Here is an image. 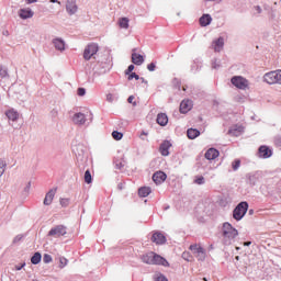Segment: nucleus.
Wrapping results in <instances>:
<instances>
[{"label":"nucleus","mask_w":281,"mask_h":281,"mask_svg":"<svg viewBox=\"0 0 281 281\" xmlns=\"http://www.w3.org/2000/svg\"><path fill=\"white\" fill-rule=\"evenodd\" d=\"M140 259L145 265H161L162 267H168V260L153 251L142 255Z\"/></svg>","instance_id":"f257e3e1"},{"label":"nucleus","mask_w":281,"mask_h":281,"mask_svg":"<svg viewBox=\"0 0 281 281\" xmlns=\"http://www.w3.org/2000/svg\"><path fill=\"white\" fill-rule=\"evenodd\" d=\"M223 236L224 245H232V240L238 236V229L234 228L232 224L226 222L223 224Z\"/></svg>","instance_id":"f03ea898"},{"label":"nucleus","mask_w":281,"mask_h":281,"mask_svg":"<svg viewBox=\"0 0 281 281\" xmlns=\"http://www.w3.org/2000/svg\"><path fill=\"white\" fill-rule=\"evenodd\" d=\"M247 210H249V203L240 202L233 211V218H235V221H243L247 214Z\"/></svg>","instance_id":"7ed1b4c3"},{"label":"nucleus","mask_w":281,"mask_h":281,"mask_svg":"<svg viewBox=\"0 0 281 281\" xmlns=\"http://www.w3.org/2000/svg\"><path fill=\"white\" fill-rule=\"evenodd\" d=\"M263 81L267 85H281V69L265 74Z\"/></svg>","instance_id":"20e7f679"},{"label":"nucleus","mask_w":281,"mask_h":281,"mask_svg":"<svg viewBox=\"0 0 281 281\" xmlns=\"http://www.w3.org/2000/svg\"><path fill=\"white\" fill-rule=\"evenodd\" d=\"M98 44L92 43L89 44L88 46H86L85 50H83V58L86 60H90L93 58V56H95L98 54Z\"/></svg>","instance_id":"39448f33"},{"label":"nucleus","mask_w":281,"mask_h":281,"mask_svg":"<svg viewBox=\"0 0 281 281\" xmlns=\"http://www.w3.org/2000/svg\"><path fill=\"white\" fill-rule=\"evenodd\" d=\"M190 251H192V254L195 256V258L198 260H205V249H203V247H201V245L199 244H193L189 247Z\"/></svg>","instance_id":"423d86ee"},{"label":"nucleus","mask_w":281,"mask_h":281,"mask_svg":"<svg viewBox=\"0 0 281 281\" xmlns=\"http://www.w3.org/2000/svg\"><path fill=\"white\" fill-rule=\"evenodd\" d=\"M232 85L237 89H247L249 87V81L245 77L235 76L231 79Z\"/></svg>","instance_id":"0eeeda50"},{"label":"nucleus","mask_w":281,"mask_h":281,"mask_svg":"<svg viewBox=\"0 0 281 281\" xmlns=\"http://www.w3.org/2000/svg\"><path fill=\"white\" fill-rule=\"evenodd\" d=\"M65 234H67V228L63 225L55 226L48 232V236H54L55 238H60Z\"/></svg>","instance_id":"6e6552de"},{"label":"nucleus","mask_w":281,"mask_h":281,"mask_svg":"<svg viewBox=\"0 0 281 281\" xmlns=\"http://www.w3.org/2000/svg\"><path fill=\"white\" fill-rule=\"evenodd\" d=\"M74 124H77V126H83V124L87 123V115H85L81 112L75 113L72 116Z\"/></svg>","instance_id":"1a4fd4ad"},{"label":"nucleus","mask_w":281,"mask_h":281,"mask_svg":"<svg viewBox=\"0 0 281 281\" xmlns=\"http://www.w3.org/2000/svg\"><path fill=\"white\" fill-rule=\"evenodd\" d=\"M66 11L70 16L78 12V4H76V0H66Z\"/></svg>","instance_id":"9d476101"},{"label":"nucleus","mask_w":281,"mask_h":281,"mask_svg":"<svg viewBox=\"0 0 281 281\" xmlns=\"http://www.w3.org/2000/svg\"><path fill=\"white\" fill-rule=\"evenodd\" d=\"M168 178V176L164 171H157L153 176V181L159 186L165 182V180Z\"/></svg>","instance_id":"9b49d317"},{"label":"nucleus","mask_w":281,"mask_h":281,"mask_svg":"<svg viewBox=\"0 0 281 281\" xmlns=\"http://www.w3.org/2000/svg\"><path fill=\"white\" fill-rule=\"evenodd\" d=\"M189 111H192V101L191 100H183L180 103V113H189Z\"/></svg>","instance_id":"f8f14e48"},{"label":"nucleus","mask_w":281,"mask_h":281,"mask_svg":"<svg viewBox=\"0 0 281 281\" xmlns=\"http://www.w3.org/2000/svg\"><path fill=\"white\" fill-rule=\"evenodd\" d=\"M151 241L156 245H165L166 244V236L161 233H154L151 236Z\"/></svg>","instance_id":"ddd939ff"},{"label":"nucleus","mask_w":281,"mask_h":281,"mask_svg":"<svg viewBox=\"0 0 281 281\" xmlns=\"http://www.w3.org/2000/svg\"><path fill=\"white\" fill-rule=\"evenodd\" d=\"M135 52H137V49L134 48L132 53V63L137 66L144 65V56Z\"/></svg>","instance_id":"4468645a"},{"label":"nucleus","mask_w":281,"mask_h":281,"mask_svg":"<svg viewBox=\"0 0 281 281\" xmlns=\"http://www.w3.org/2000/svg\"><path fill=\"white\" fill-rule=\"evenodd\" d=\"M53 45L57 52H65V40L56 37L53 40Z\"/></svg>","instance_id":"2eb2a0df"},{"label":"nucleus","mask_w":281,"mask_h":281,"mask_svg":"<svg viewBox=\"0 0 281 281\" xmlns=\"http://www.w3.org/2000/svg\"><path fill=\"white\" fill-rule=\"evenodd\" d=\"M19 16L23 20L32 19V16H34V11H32V9H21L19 11Z\"/></svg>","instance_id":"dca6fc26"},{"label":"nucleus","mask_w":281,"mask_h":281,"mask_svg":"<svg viewBox=\"0 0 281 281\" xmlns=\"http://www.w3.org/2000/svg\"><path fill=\"white\" fill-rule=\"evenodd\" d=\"M223 47H225V40L223 37H218L213 42L214 52H222Z\"/></svg>","instance_id":"f3484780"},{"label":"nucleus","mask_w":281,"mask_h":281,"mask_svg":"<svg viewBox=\"0 0 281 281\" xmlns=\"http://www.w3.org/2000/svg\"><path fill=\"white\" fill-rule=\"evenodd\" d=\"M54 196H56V189L49 190L44 199V205H52V201H54Z\"/></svg>","instance_id":"a211bd4d"},{"label":"nucleus","mask_w":281,"mask_h":281,"mask_svg":"<svg viewBox=\"0 0 281 281\" xmlns=\"http://www.w3.org/2000/svg\"><path fill=\"white\" fill-rule=\"evenodd\" d=\"M5 115L9 122H16L19 120V112L14 109L8 110L5 112Z\"/></svg>","instance_id":"6ab92c4d"},{"label":"nucleus","mask_w":281,"mask_h":281,"mask_svg":"<svg viewBox=\"0 0 281 281\" xmlns=\"http://www.w3.org/2000/svg\"><path fill=\"white\" fill-rule=\"evenodd\" d=\"M170 146H172L170 144V142L165 140L161 145H160V153L164 157H168L170 155L169 148Z\"/></svg>","instance_id":"aec40b11"},{"label":"nucleus","mask_w":281,"mask_h":281,"mask_svg":"<svg viewBox=\"0 0 281 281\" xmlns=\"http://www.w3.org/2000/svg\"><path fill=\"white\" fill-rule=\"evenodd\" d=\"M157 124L159 126H167L168 125V115L166 113H159L156 119Z\"/></svg>","instance_id":"412c9836"},{"label":"nucleus","mask_w":281,"mask_h":281,"mask_svg":"<svg viewBox=\"0 0 281 281\" xmlns=\"http://www.w3.org/2000/svg\"><path fill=\"white\" fill-rule=\"evenodd\" d=\"M259 157H262L263 159H269L271 157V149L267 146L259 147Z\"/></svg>","instance_id":"4be33fe9"},{"label":"nucleus","mask_w":281,"mask_h":281,"mask_svg":"<svg viewBox=\"0 0 281 281\" xmlns=\"http://www.w3.org/2000/svg\"><path fill=\"white\" fill-rule=\"evenodd\" d=\"M218 155H220L218 150H216L214 148H210L205 153V159H209V161H212V160L216 159V157H218Z\"/></svg>","instance_id":"5701e85b"},{"label":"nucleus","mask_w":281,"mask_h":281,"mask_svg":"<svg viewBox=\"0 0 281 281\" xmlns=\"http://www.w3.org/2000/svg\"><path fill=\"white\" fill-rule=\"evenodd\" d=\"M210 23H212V15L210 14H203L201 18H200V25L202 27H207V25H210Z\"/></svg>","instance_id":"b1692460"},{"label":"nucleus","mask_w":281,"mask_h":281,"mask_svg":"<svg viewBox=\"0 0 281 281\" xmlns=\"http://www.w3.org/2000/svg\"><path fill=\"white\" fill-rule=\"evenodd\" d=\"M187 135H188L189 139H196V137H199V135H201V132L196 128H189L187 131Z\"/></svg>","instance_id":"393cba45"},{"label":"nucleus","mask_w":281,"mask_h":281,"mask_svg":"<svg viewBox=\"0 0 281 281\" xmlns=\"http://www.w3.org/2000/svg\"><path fill=\"white\" fill-rule=\"evenodd\" d=\"M150 192H153V190H150L149 187H142L138 189V195L143 196V198L148 196V194H150Z\"/></svg>","instance_id":"a878e982"},{"label":"nucleus","mask_w":281,"mask_h":281,"mask_svg":"<svg viewBox=\"0 0 281 281\" xmlns=\"http://www.w3.org/2000/svg\"><path fill=\"white\" fill-rule=\"evenodd\" d=\"M247 179L250 186H256V183L258 182V173H248Z\"/></svg>","instance_id":"bb28decb"},{"label":"nucleus","mask_w":281,"mask_h":281,"mask_svg":"<svg viewBox=\"0 0 281 281\" xmlns=\"http://www.w3.org/2000/svg\"><path fill=\"white\" fill-rule=\"evenodd\" d=\"M131 20L128 18H120L119 19V25L122 27V30H128V23Z\"/></svg>","instance_id":"cd10ccee"},{"label":"nucleus","mask_w":281,"mask_h":281,"mask_svg":"<svg viewBox=\"0 0 281 281\" xmlns=\"http://www.w3.org/2000/svg\"><path fill=\"white\" fill-rule=\"evenodd\" d=\"M229 135H233L234 137L240 136V133H243V127H233L228 131Z\"/></svg>","instance_id":"c85d7f7f"},{"label":"nucleus","mask_w":281,"mask_h":281,"mask_svg":"<svg viewBox=\"0 0 281 281\" xmlns=\"http://www.w3.org/2000/svg\"><path fill=\"white\" fill-rule=\"evenodd\" d=\"M42 258H43V256H41V252H35L33 255V257L31 258L32 265H38V262H41Z\"/></svg>","instance_id":"c756f323"},{"label":"nucleus","mask_w":281,"mask_h":281,"mask_svg":"<svg viewBox=\"0 0 281 281\" xmlns=\"http://www.w3.org/2000/svg\"><path fill=\"white\" fill-rule=\"evenodd\" d=\"M112 137L116 142H120V139H122V137H124V134H122L121 132L114 131V132H112Z\"/></svg>","instance_id":"7c9ffc66"},{"label":"nucleus","mask_w":281,"mask_h":281,"mask_svg":"<svg viewBox=\"0 0 281 281\" xmlns=\"http://www.w3.org/2000/svg\"><path fill=\"white\" fill-rule=\"evenodd\" d=\"M182 258L183 260H187V262H192L194 260V257H192V255H190V252L188 251H184L182 254Z\"/></svg>","instance_id":"2f4dec72"},{"label":"nucleus","mask_w":281,"mask_h":281,"mask_svg":"<svg viewBox=\"0 0 281 281\" xmlns=\"http://www.w3.org/2000/svg\"><path fill=\"white\" fill-rule=\"evenodd\" d=\"M5 166H8L5 160L0 159V177H3V172H5Z\"/></svg>","instance_id":"473e14b6"},{"label":"nucleus","mask_w":281,"mask_h":281,"mask_svg":"<svg viewBox=\"0 0 281 281\" xmlns=\"http://www.w3.org/2000/svg\"><path fill=\"white\" fill-rule=\"evenodd\" d=\"M193 182L196 183V186H203L205 183V178L203 176L195 177Z\"/></svg>","instance_id":"72a5a7b5"},{"label":"nucleus","mask_w":281,"mask_h":281,"mask_svg":"<svg viewBox=\"0 0 281 281\" xmlns=\"http://www.w3.org/2000/svg\"><path fill=\"white\" fill-rule=\"evenodd\" d=\"M85 181H86V183H88V184L93 181V179L91 178V171L87 170V171L85 172Z\"/></svg>","instance_id":"f704fd0d"},{"label":"nucleus","mask_w":281,"mask_h":281,"mask_svg":"<svg viewBox=\"0 0 281 281\" xmlns=\"http://www.w3.org/2000/svg\"><path fill=\"white\" fill-rule=\"evenodd\" d=\"M67 262H68L67 258L60 257L59 258V269H65V267H67Z\"/></svg>","instance_id":"c9c22d12"},{"label":"nucleus","mask_w":281,"mask_h":281,"mask_svg":"<svg viewBox=\"0 0 281 281\" xmlns=\"http://www.w3.org/2000/svg\"><path fill=\"white\" fill-rule=\"evenodd\" d=\"M232 168L233 170H238V168H240V159H235L233 162H232Z\"/></svg>","instance_id":"e433bc0d"},{"label":"nucleus","mask_w":281,"mask_h":281,"mask_svg":"<svg viewBox=\"0 0 281 281\" xmlns=\"http://www.w3.org/2000/svg\"><path fill=\"white\" fill-rule=\"evenodd\" d=\"M0 78H8V69L0 66Z\"/></svg>","instance_id":"4c0bfd02"},{"label":"nucleus","mask_w":281,"mask_h":281,"mask_svg":"<svg viewBox=\"0 0 281 281\" xmlns=\"http://www.w3.org/2000/svg\"><path fill=\"white\" fill-rule=\"evenodd\" d=\"M52 260H53L52 255H47V254L44 255L43 262L45 265H49V262H52Z\"/></svg>","instance_id":"58836bf2"},{"label":"nucleus","mask_w":281,"mask_h":281,"mask_svg":"<svg viewBox=\"0 0 281 281\" xmlns=\"http://www.w3.org/2000/svg\"><path fill=\"white\" fill-rule=\"evenodd\" d=\"M86 93H87V90L85 88H78L77 95L82 98L83 95H86Z\"/></svg>","instance_id":"ea45409f"},{"label":"nucleus","mask_w":281,"mask_h":281,"mask_svg":"<svg viewBox=\"0 0 281 281\" xmlns=\"http://www.w3.org/2000/svg\"><path fill=\"white\" fill-rule=\"evenodd\" d=\"M124 166H125L124 161H116L115 162L116 170H122V168H124Z\"/></svg>","instance_id":"a19ab883"},{"label":"nucleus","mask_w":281,"mask_h":281,"mask_svg":"<svg viewBox=\"0 0 281 281\" xmlns=\"http://www.w3.org/2000/svg\"><path fill=\"white\" fill-rule=\"evenodd\" d=\"M134 69H135V66L134 65H130L127 67V69L125 70V75L130 76V74H132Z\"/></svg>","instance_id":"79ce46f5"},{"label":"nucleus","mask_w":281,"mask_h":281,"mask_svg":"<svg viewBox=\"0 0 281 281\" xmlns=\"http://www.w3.org/2000/svg\"><path fill=\"white\" fill-rule=\"evenodd\" d=\"M133 78H135V80H139V75L132 72L127 77L128 80H133Z\"/></svg>","instance_id":"37998d69"},{"label":"nucleus","mask_w":281,"mask_h":281,"mask_svg":"<svg viewBox=\"0 0 281 281\" xmlns=\"http://www.w3.org/2000/svg\"><path fill=\"white\" fill-rule=\"evenodd\" d=\"M60 205H61V207H67V205H69V199H61Z\"/></svg>","instance_id":"c03bdc74"},{"label":"nucleus","mask_w":281,"mask_h":281,"mask_svg":"<svg viewBox=\"0 0 281 281\" xmlns=\"http://www.w3.org/2000/svg\"><path fill=\"white\" fill-rule=\"evenodd\" d=\"M133 100H135V97H134V95H130L128 99H127V102H128L130 104H133L134 106H136L137 103L133 102Z\"/></svg>","instance_id":"a18cd8bd"},{"label":"nucleus","mask_w":281,"mask_h":281,"mask_svg":"<svg viewBox=\"0 0 281 281\" xmlns=\"http://www.w3.org/2000/svg\"><path fill=\"white\" fill-rule=\"evenodd\" d=\"M50 115H52V117H58V109H53L50 111Z\"/></svg>","instance_id":"49530a36"},{"label":"nucleus","mask_w":281,"mask_h":281,"mask_svg":"<svg viewBox=\"0 0 281 281\" xmlns=\"http://www.w3.org/2000/svg\"><path fill=\"white\" fill-rule=\"evenodd\" d=\"M30 188H32V182H27L26 187L24 188V192H25L26 194L30 193Z\"/></svg>","instance_id":"de8ad7c7"},{"label":"nucleus","mask_w":281,"mask_h":281,"mask_svg":"<svg viewBox=\"0 0 281 281\" xmlns=\"http://www.w3.org/2000/svg\"><path fill=\"white\" fill-rule=\"evenodd\" d=\"M255 11L257 12V14H262V8H260V5H256Z\"/></svg>","instance_id":"09e8293b"},{"label":"nucleus","mask_w":281,"mask_h":281,"mask_svg":"<svg viewBox=\"0 0 281 281\" xmlns=\"http://www.w3.org/2000/svg\"><path fill=\"white\" fill-rule=\"evenodd\" d=\"M155 64H149L148 66H147V69H148V71H154L155 70Z\"/></svg>","instance_id":"8fccbe9b"},{"label":"nucleus","mask_w":281,"mask_h":281,"mask_svg":"<svg viewBox=\"0 0 281 281\" xmlns=\"http://www.w3.org/2000/svg\"><path fill=\"white\" fill-rule=\"evenodd\" d=\"M113 94L112 93H109V94H106V101L108 102H113Z\"/></svg>","instance_id":"3c124183"},{"label":"nucleus","mask_w":281,"mask_h":281,"mask_svg":"<svg viewBox=\"0 0 281 281\" xmlns=\"http://www.w3.org/2000/svg\"><path fill=\"white\" fill-rule=\"evenodd\" d=\"M157 281H168V279L165 276L160 274L157 277Z\"/></svg>","instance_id":"603ef678"},{"label":"nucleus","mask_w":281,"mask_h":281,"mask_svg":"<svg viewBox=\"0 0 281 281\" xmlns=\"http://www.w3.org/2000/svg\"><path fill=\"white\" fill-rule=\"evenodd\" d=\"M23 267H25V262H23L20 266H15V271H21V269H23Z\"/></svg>","instance_id":"864d4df0"},{"label":"nucleus","mask_w":281,"mask_h":281,"mask_svg":"<svg viewBox=\"0 0 281 281\" xmlns=\"http://www.w3.org/2000/svg\"><path fill=\"white\" fill-rule=\"evenodd\" d=\"M21 238H23L22 235H18L14 239L13 243H19V240H21Z\"/></svg>","instance_id":"5fc2aeb1"},{"label":"nucleus","mask_w":281,"mask_h":281,"mask_svg":"<svg viewBox=\"0 0 281 281\" xmlns=\"http://www.w3.org/2000/svg\"><path fill=\"white\" fill-rule=\"evenodd\" d=\"M144 135L145 136H147L148 135V132H142V134H140V139H143V140H145L146 138L144 137Z\"/></svg>","instance_id":"6e6d98bb"},{"label":"nucleus","mask_w":281,"mask_h":281,"mask_svg":"<svg viewBox=\"0 0 281 281\" xmlns=\"http://www.w3.org/2000/svg\"><path fill=\"white\" fill-rule=\"evenodd\" d=\"M27 1V3H36V1H38V0H26Z\"/></svg>","instance_id":"4d7b16f0"},{"label":"nucleus","mask_w":281,"mask_h":281,"mask_svg":"<svg viewBox=\"0 0 281 281\" xmlns=\"http://www.w3.org/2000/svg\"><path fill=\"white\" fill-rule=\"evenodd\" d=\"M209 1H213L214 3H221V1L223 0H209Z\"/></svg>","instance_id":"13d9d810"},{"label":"nucleus","mask_w":281,"mask_h":281,"mask_svg":"<svg viewBox=\"0 0 281 281\" xmlns=\"http://www.w3.org/2000/svg\"><path fill=\"white\" fill-rule=\"evenodd\" d=\"M244 245H245L246 247H249V245H251V241H246V243H244Z\"/></svg>","instance_id":"bf43d9fd"},{"label":"nucleus","mask_w":281,"mask_h":281,"mask_svg":"<svg viewBox=\"0 0 281 281\" xmlns=\"http://www.w3.org/2000/svg\"><path fill=\"white\" fill-rule=\"evenodd\" d=\"M50 3H58V0H49Z\"/></svg>","instance_id":"052dcab7"},{"label":"nucleus","mask_w":281,"mask_h":281,"mask_svg":"<svg viewBox=\"0 0 281 281\" xmlns=\"http://www.w3.org/2000/svg\"><path fill=\"white\" fill-rule=\"evenodd\" d=\"M248 214L251 216V214H254V210H249Z\"/></svg>","instance_id":"680f3d73"},{"label":"nucleus","mask_w":281,"mask_h":281,"mask_svg":"<svg viewBox=\"0 0 281 281\" xmlns=\"http://www.w3.org/2000/svg\"><path fill=\"white\" fill-rule=\"evenodd\" d=\"M235 260H240V257H239V256H236V257H235Z\"/></svg>","instance_id":"e2e57ef3"},{"label":"nucleus","mask_w":281,"mask_h":281,"mask_svg":"<svg viewBox=\"0 0 281 281\" xmlns=\"http://www.w3.org/2000/svg\"><path fill=\"white\" fill-rule=\"evenodd\" d=\"M203 281H207V278H203Z\"/></svg>","instance_id":"0e129e2a"},{"label":"nucleus","mask_w":281,"mask_h":281,"mask_svg":"<svg viewBox=\"0 0 281 281\" xmlns=\"http://www.w3.org/2000/svg\"><path fill=\"white\" fill-rule=\"evenodd\" d=\"M1 281H3V276H1Z\"/></svg>","instance_id":"69168bd1"}]
</instances>
